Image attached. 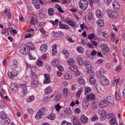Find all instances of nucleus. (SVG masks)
<instances>
[{"instance_id":"obj_1","label":"nucleus","mask_w":125,"mask_h":125,"mask_svg":"<svg viewBox=\"0 0 125 125\" xmlns=\"http://www.w3.org/2000/svg\"><path fill=\"white\" fill-rule=\"evenodd\" d=\"M88 4L86 0H80L79 5L80 9L83 10H85L87 8Z\"/></svg>"},{"instance_id":"obj_2","label":"nucleus","mask_w":125,"mask_h":125,"mask_svg":"<svg viewBox=\"0 0 125 125\" xmlns=\"http://www.w3.org/2000/svg\"><path fill=\"white\" fill-rule=\"evenodd\" d=\"M104 101L107 104L110 106H112L114 104V100L112 97L108 96H106L104 99Z\"/></svg>"},{"instance_id":"obj_3","label":"nucleus","mask_w":125,"mask_h":125,"mask_svg":"<svg viewBox=\"0 0 125 125\" xmlns=\"http://www.w3.org/2000/svg\"><path fill=\"white\" fill-rule=\"evenodd\" d=\"M107 13L109 16L113 19H116L118 15V13L117 12L112 10H108Z\"/></svg>"},{"instance_id":"obj_4","label":"nucleus","mask_w":125,"mask_h":125,"mask_svg":"<svg viewBox=\"0 0 125 125\" xmlns=\"http://www.w3.org/2000/svg\"><path fill=\"white\" fill-rule=\"evenodd\" d=\"M100 83L104 86H106L109 84V82L107 78L104 76H101L100 78Z\"/></svg>"},{"instance_id":"obj_5","label":"nucleus","mask_w":125,"mask_h":125,"mask_svg":"<svg viewBox=\"0 0 125 125\" xmlns=\"http://www.w3.org/2000/svg\"><path fill=\"white\" fill-rule=\"evenodd\" d=\"M20 87L22 88L20 95L21 96H24L26 94L27 89L26 84H21L19 85Z\"/></svg>"},{"instance_id":"obj_6","label":"nucleus","mask_w":125,"mask_h":125,"mask_svg":"<svg viewBox=\"0 0 125 125\" xmlns=\"http://www.w3.org/2000/svg\"><path fill=\"white\" fill-rule=\"evenodd\" d=\"M27 46L25 44H22L20 47V51L22 54H28V52L26 51V48L27 47Z\"/></svg>"},{"instance_id":"obj_7","label":"nucleus","mask_w":125,"mask_h":125,"mask_svg":"<svg viewBox=\"0 0 125 125\" xmlns=\"http://www.w3.org/2000/svg\"><path fill=\"white\" fill-rule=\"evenodd\" d=\"M45 113V110H40L35 116V118L37 119L41 118Z\"/></svg>"},{"instance_id":"obj_8","label":"nucleus","mask_w":125,"mask_h":125,"mask_svg":"<svg viewBox=\"0 0 125 125\" xmlns=\"http://www.w3.org/2000/svg\"><path fill=\"white\" fill-rule=\"evenodd\" d=\"M101 48L102 51L104 54H105V53H107L110 51V49L108 48L107 46L105 44L102 45L101 46Z\"/></svg>"},{"instance_id":"obj_9","label":"nucleus","mask_w":125,"mask_h":125,"mask_svg":"<svg viewBox=\"0 0 125 125\" xmlns=\"http://www.w3.org/2000/svg\"><path fill=\"white\" fill-rule=\"evenodd\" d=\"M86 99L88 101H90L91 100H94L95 99V95L93 93H90L86 96Z\"/></svg>"},{"instance_id":"obj_10","label":"nucleus","mask_w":125,"mask_h":125,"mask_svg":"<svg viewBox=\"0 0 125 125\" xmlns=\"http://www.w3.org/2000/svg\"><path fill=\"white\" fill-rule=\"evenodd\" d=\"M18 72L15 71H13L11 72H8V76L11 78H13L14 77L17 76L18 74Z\"/></svg>"},{"instance_id":"obj_11","label":"nucleus","mask_w":125,"mask_h":125,"mask_svg":"<svg viewBox=\"0 0 125 125\" xmlns=\"http://www.w3.org/2000/svg\"><path fill=\"white\" fill-rule=\"evenodd\" d=\"M10 122V120L9 118L8 117L1 119V124L2 125H8Z\"/></svg>"},{"instance_id":"obj_12","label":"nucleus","mask_w":125,"mask_h":125,"mask_svg":"<svg viewBox=\"0 0 125 125\" xmlns=\"http://www.w3.org/2000/svg\"><path fill=\"white\" fill-rule=\"evenodd\" d=\"M10 88L11 91L14 93L17 92L18 88L17 85L15 84H12Z\"/></svg>"},{"instance_id":"obj_13","label":"nucleus","mask_w":125,"mask_h":125,"mask_svg":"<svg viewBox=\"0 0 125 125\" xmlns=\"http://www.w3.org/2000/svg\"><path fill=\"white\" fill-rule=\"evenodd\" d=\"M44 79L43 80V83H44L47 84L49 83L50 82V76L47 74L44 75Z\"/></svg>"},{"instance_id":"obj_14","label":"nucleus","mask_w":125,"mask_h":125,"mask_svg":"<svg viewBox=\"0 0 125 125\" xmlns=\"http://www.w3.org/2000/svg\"><path fill=\"white\" fill-rule=\"evenodd\" d=\"M59 26L60 29L66 30H69V27L68 25L62 23L60 22H59Z\"/></svg>"},{"instance_id":"obj_15","label":"nucleus","mask_w":125,"mask_h":125,"mask_svg":"<svg viewBox=\"0 0 125 125\" xmlns=\"http://www.w3.org/2000/svg\"><path fill=\"white\" fill-rule=\"evenodd\" d=\"M109 123L111 125H117L116 119L115 117H113L109 121Z\"/></svg>"},{"instance_id":"obj_16","label":"nucleus","mask_w":125,"mask_h":125,"mask_svg":"<svg viewBox=\"0 0 125 125\" xmlns=\"http://www.w3.org/2000/svg\"><path fill=\"white\" fill-rule=\"evenodd\" d=\"M48 46L46 44H42L40 47V50L42 52H45L47 50Z\"/></svg>"},{"instance_id":"obj_17","label":"nucleus","mask_w":125,"mask_h":125,"mask_svg":"<svg viewBox=\"0 0 125 125\" xmlns=\"http://www.w3.org/2000/svg\"><path fill=\"white\" fill-rule=\"evenodd\" d=\"M113 8L115 9H118L120 8V6L118 1L115 0L112 3Z\"/></svg>"},{"instance_id":"obj_18","label":"nucleus","mask_w":125,"mask_h":125,"mask_svg":"<svg viewBox=\"0 0 125 125\" xmlns=\"http://www.w3.org/2000/svg\"><path fill=\"white\" fill-rule=\"evenodd\" d=\"M10 64L14 68H16L17 65V61L15 59H13L12 60L10 61Z\"/></svg>"},{"instance_id":"obj_19","label":"nucleus","mask_w":125,"mask_h":125,"mask_svg":"<svg viewBox=\"0 0 125 125\" xmlns=\"http://www.w3.org/2000/svg\"><path fill=\"white\" fill-rule=\"evenodd\" d=\"M73 125H81L79 118L75 117L73 120Z\"/></svg>"},{"instance_id":"obj_20","label":"nucleus","mask_w":125,"mask_h":125,"mask_svg":"<svg viewBox=\"0 0 125 125\" xmlns=\"http://www.w3.org/2000/svg\"><path fill=\"white\" fill-rule=\"evenodd\" d=\"M78 82L81 85H84L85 84V82L84 79L82 77H80L77 80Z\"/></svg>"},{"instance_id":"obj_21","label":"nucleus","mask_w":125,"mask_h":125,"mask_svg":"<svg viewBox=\"0 0 125 125\" xmlns=\"http://www.w3.org/2000/svg\"><path fill=\"white\" fill-rule=\"evenodd\" d=\"M80 119L81 121L83 123L86 124L88 122V118L84 115L81 116Z\"/></svg>"},{"instance_id":"obj_22","label":"nucleus","mask_w":125,"mask_h":125,"mask_svg":"<svg viewBox=\"0 0 125 125\" xmlns=\"http://www.w3.org/2000/svg\"><path fill=\"white\" fill-rule=\"evenodd\" d=\"M64 77L66 80H69L72 77V75L70 72H68L64 75Z\"/></svg>"},{"instance_id":"obj_23","label":"nucleus","mask_w":125,"mask_h":125,"mask_svg":"<svg viewBox=\"0 0 125 125\" xmlns=\"http://www.w3.org/2000/svg\"><path fill=\"white\" fill-rule=\"evenodd\" d=\"M62 53L65 55V58H67L69 57V51L68 50L65 49H63L62 51Z\"/></svg>"},{"instance_id":"obj_24","label":"nucleus","mask_w":125,"mask_h":125,"mask_svg":"<svg viewBox=\"0 0 125 125\" xmlns=\"http://www.w3.org/2000/svg\"><path fill=\"white\" fill-rule=\"evenodd\" d=\"M59 62L57 59H55L53 60L51 63V65L53 66H56L57 67L59 64Z\"/></svg>"},{"instance_id":"obj_25","label":"nucleus","mask_w":125,"mask_h":125,"mask_svg":"<svg viewBox=\"0 0 125 125\" xmlns=\"http://www.w3.org/2000/svg\"><path fill=\"white\" fill-rule=\"evenodd\" d=\"M74 60L72 57L69 58L67 60V63L68 65L73 64L74 63Z\"/></svg>"},{"instance_id":"obj_26","label":"nucleus","mask_w":125,"mask_h":125,"mask_svg":"<svg viewBox=\"0 0 125 125\" xmlns=\"http://www.w3.org/2000/svg\"><path fill=\"white\" fill-rule=\"evenodd\" d=\"M120 80V78L118 76H115L114 77V80L113 81L112 83L114 84H116L117 85L118 83Z\"/></svg>"},{"instance_id":"obj_27","label":"nucleus","mask_w":125,"mask_h":125,"mask_svg":"<svg viewBox=\"0 0 125 125\" xmlns=\"http://www.w3.org/2000/svg\"><path fill=\"white\" fill-rule=\"evenodd\" d=\"M107 104L106 103L104 99L99 104V107L102 108H104L106 106Z\"/></svg>"},{"instance_id":"obj_28","label":"nucleus","mask_w":125,"mask_h":125,"mask_svg":"<svg viewBox=\"0 0 125 125\" xmlns=\"http://www.w3.org/2000/svg\"><path fill=\"white\" fill-rule=\"evenodd\" d=\"M52 54L53 55H55L57 53V45L56 44H54L52 46Z\"/></svg>"},{"instance_id":"obj_29","label":"nucleus","mask_w":125,"mask_h":125,"mask_svg":"<svg viewBox=\"0 0 125 125\" xmlns=\"http://www.w3.org/2000/svg\"><path fill=\"white\" fill-rule=\"evenodd\" d=\"M39 82L37 80H34L31 83V86L33 87H36L38 85Z\"/></svg>"},{"instance_id":"obj_30","label":"nucleus","mask_w":125,"mask_h":125,"mask_svg":"<svg viewBox=\"0 0 125 125\" xmlns=\"http://www.w3.org/2000/svg\"><path fill=\"white\" fill-rule=\"evenodd\" d=\"M84 64L85 67L87 69L90 68L92 67L91 63L88 61H85Z\"/></svg>"},{"instance_id":"obj_31","label":"nucleus","mask_w":125,"mask_h":125,"mask_svg":"<svg viewBox=\"0 0 125 125\" xmlns=\"http://www.w3.org/2000/svg\"><path fill=\"white\" fill-rule=\"evenodd\" d=\"M77 61L80 65H82L83 64V61L81 56H79L77 57Z\"/></svg>"},{"instance_id":"obj_32","label":"nucleus","mask_w":125,"mask_h":125,"mask_svg":"<svg viewBox=\"0 0 125 125\" xmlns=\"http://www.w3.org/2000/svg\"><path fill=\"white\" fill-rule=\"evenodd\" d=\"M97 24L100 27H102L104 25V21L102 19L99 20L97 22Z\"/></svg>"},{"instance_id":"obj_33","label":"nucleus","mask_w":125,"mask_h":125,"mask_svg":"<svg viewBox=\"0 0 125 125\" xmlns=\"http://www.w3.org/2000/svg\"><path fill=\"white\" fill-rule=\"evenodd\" d=\"M48 12L50 16H52L54 14V10L52 8H50L48 9Z\"/></svg>"},{"instance_id":"obj_34","label":"nucleus","mask_w":125,"mask_h":125,"mask_svg":"<svg viewBox=\"0 0 125 125\" xmlns=\"http://www.w3.org/2000/svg\"><path fill=\"white\" fill-rule=\"evenodd\" d=\"M85 92L84 93V94L86 95L87 94L91 92V88L88 86L86 87H85Z\"/></svg>"},{"instance_id":"obj_35","label":"nucleus","mask_w":125,"mask_h":125,"mask_svg":"<svg viewBox=\"0 0 125 125\" xmlns=\"http://www.w3.org/2000/svg\"><path fill=\"white\" fill-rule=\"evenodd\" d=\"M30 68L31 69V74L35 73L37 72L36 68L34 66H30Z\"/></svg>"},{"instance_id":"obj_36","label":"nucleus","mask_w":125,"mask_h":125,"mask_svg":"<svg viewBox=\"0 0 125 125\" xmlns=\"http://www.w3.org/2000/svg\"><path fill=\"white\" fill-rule=\"evenodd\" d=\"M52 91L51 88L49 86L45 90V93L46 94H50Z\"/></svg>"},{"instance_id":"obj_37","label":"nucleus","mask_w":125,"mask_h":125,"mask_svg":"<svg viewBox=\"0 0 125 125\" xmlns=\"http://www.w3.org/2000/svg\"><path fill=\"white\" fill-rule=\"evenodd\" d=\"M35 98L34 96H31L27 98L26 99V101L28 103H30L32 101H33Z\"/></svg>"},{"instance_id":"obj_38","label":"nucleus","mask_w":125,"mask_h":125,"mask_svg":"<svg viewBox=\"0 0 125 125\" xmlns=\"http://www.w3.org/2000/svg\"><path fill=\"white\" fill-rule=\"evenodd\" d=\"M96 15L97 17L98 18H101L102 17L101 12L99 10H96Z\"/></svg>"},{"instance_id":"obj_39","label":"nucleus","mask_w":125,"mask_h":125,"mask_svg":"<svg viewBox=\"0 0 125 125\" xmlns=\"http://www.w3.org/2000/svg\"><path fill=\"white\" fill-rule=\"evenodd\" d=\"M7 118V115L4 112H2L0 113V118L1 119Z\"/></svg>"},{"instance_id":"obj_40","label":"nucleus","mask_w":125,"mask_h":125,"mask_svg":"<svg viewBox=\"0 0 125 125\" xmlns=\"http://www.w3.org/2000/svg\"><path fill=\"white\" fill-rule=\"evenodd\" d=\"M86 73L87 74L92 76L95 74L94 71L93 70L89 69L88 70L86 71Z\"/></svg>"},{"instance_id":"obj_41","label":"nucleus","mask_w":125,"mask_h":125,"mask_svg":"<svg viewBox=\"0 0 125 125\" xmlns=\"http://www.w3.org/2000/svg\"><path fill=\"white\" fill-rule=\"evenodd\" d=\"M37 28L35 26H33V27L30 28L26 30V31L28 32H32L34 31V30H36Z\"/></svg>"},{"instance_id":"obj_42","label":"nucleus","mask_w":125,"mask_h":125,"mask_svg":"<svg viewBox=\"0 0 125 125\" xmlns=\"http://www.w3.org/2000/svg\"><path fill=\"white\" fill-rule=\"evenodd\" d=\"M36 63L37 65L39 67L42 66L43 64L42 61L40 59H38L36 61Z\"/></svg>"},{"instance_id":"obj_43","label":"nucleus","mask_w":125,"mask_h":125,"mask_svg":"<svg viewBox=\"0 0 125 125\" xmlns=\"http://www.w3.org/2000/svg\"><path fill=\"white\" fill-rule=\"evenodd\" d=\"M99 114L101 115L104 116L107 113V112L105 110H99Z\"/></svg>"},{"instance_id":"obj_44","label":"nucleus","mask_w":125,"mask_h":125,"mask_svg":"<svg viewBox=\"0 0 125 125\" xmlns=\"http://www.w3.org/2000/svg\"><path fill=\"white\" fill-rule=\"evenodd\" d=\"M63 94L64 96L67 97L68 96V90L66 88H64L63 90Z\"/></svg>"},{"instance_id":"obj_45","label":"nucleus","mask_w":125,"mask_h":125,"mask_svg":"<svg viewBox=\"0 0 125 125\" xmlns=\"http://www.w3.org/2000/svg\"><path fill=\"white\" fill-rule=\"evenodd\" d=\"M55 7L59 11L62 13H64V11L62 9L61 7L59 5L56 4L55 5Z\"/></svg>"},{"instance_id":"obj_46","label":"nucleus","mask_w":125,"mask_h":125,"mask_svg":"<svg viewBox=\"0 0 125 125\" xmlns=\"http://www.w3.org/2000/svg\"><path fill=\"white\" fill-rule=\"evenodd\" d=\"M55 115L53 114H51L48 116V119L51 120H54L55 119Z\"/></svg>"},{"instance_id":"obj_47","label":"nucleus","mask_w":125,"mask_h":125,"mask_svg":"<svg viewBox=\"0 0 125 125\" xmlns=\"http://www.w3.org/2000/svg\"><path fill=\"white\" fill-rule=\"evenodd\" d=\"M31 77L32 80H35L37 78L38 76L37 75L36 73H31Z\"/></svg>"},{"instance_id":"obj_48","label":"nucleus","mask_w":125,"mask_h":125,"mask_svg":"<svg viewBox=\"0 0 125 125\" xmlns=\"http://www.w3.org/2000/svg\"><path fill=\"white\" fill-rule=\"evenodd\" d=\"M115 99L117 101H119L120 99L119 94L117 91L115 92Z\"/></svg>"},{"instance_id":"obj_49","label":"nucleus","mask_w":125,"mask_h":125,"mask_svg":"<svg viewBox=\"0 0 125 125\" xmlns=\"http://www.w3.org/2000/svg\"><path fill=\"white\" fill-rule=\"evenodd\" d=\"M115 115L113 113H109L106 115L107 118L108 119H109L112 117H115Z\"/></svg>"},{"instance_id":"obj_50","label":"nucleus","mask_w":125,"mask_h":125,"mask_svg":"<svg viewBox=\"0 0 125 125\" xmlns=\"http://www.w3.org/2000/svg\"><path fill=\"white\" fill-rule=\"evenodd\" d=\"M77 51L79 53H83L84 52L83 49L81 46L77 47L76 48Z\"/></svg>"},{"instance_id":"obj_51","label":"nucleus","mask_w":125,"mask_h":125,"mask_svg":"<svg viewBox=\"0 0 125 125\" xmlns=\"http://www.w3.org/2000/svg\"><path fill=\"white\" fill-rule=\"evenodd\" d=\"M68 24L72 27H75V22L71 20H70V21Z\"/></svg>"},{"instance_id":"obj_52","label":"nucleus","mask_w":125,"mask_h":125,"mask_svg":"<svg viewBox=\"0 0 125 125\" xmlns=\"http://www.w3.org/2000/svg\"><path fill=\"white\" fill-rule=\"evenodd\" d=\"M95 35L94 33H91L88 35V38L90 40H92L95 36Z\"/></svg>"},{"instance_id":"obj_53","label":"nucleus","mask_w":125,"mask_h":125,"mask_svg":"<svg viewBox=\"0 0 125 125\" xmlns=\"http://www.w3.org/2000/svg\"><path fill=\"white\" fill-rule=\"evenodd\" d=\"M76 66L74 65H71L69 67V69L72 71L74 72L77 69Z\"/></svg>"},{"instance_id":"obj_54","label":"nucleus","mask_w":125,"mask_h":125,"mask_svg":"<svg viewBox=\"0 0 125 125\" xmlns=\"http://www.w3.org/2000/svg\"><path fill=\"white\" fill-rule=\"evenodd\" d=\"M83 91V90L82 89H80L78 91L76 94V96L77 97L79 98L80 97Z\"/></svg>"},{"instance_id":"obj_55","label":"nucleus","mask_w":125,"mask_h":125,"mask_svg":"<svg viewBox=\"0 0 125 125\" xmlns=\"http://www.w3.org/2000/svg\"><path fill=\"white\" fill-rule=\"evenodd\" d=\"M64 113L65 115H70L72 113L71 110H65Z\"/></svg>"},{"instance_id":"obj_56","label":"nucleus","mask_w":125,"mask_h":125,"mask_svg":"<svg viewBox=\"0 0 125 125\" xmlns=\"http://www.w3.org/2000/svg\"><path fill=\"white\" fill-rule=\"evenodd\" d=\"M89 82L92 84H94L95 83V80L94 77L91 78L89 79Z\"/></svg>"},{"instance_id":"obj_57","label":"nucleus","mask_w":125,"mask_h":125,"mask_svg":"<svg viewBox=\"0 0 125 125\" xmlns=\"http://www.w3.org/2000/svg\"><path fill=\"white\" fill-rule=\"evenodd\" d=\"M98 119V117L96 115H95L91 119V120L93 121H95Z\"/></svg>"},{"instance_id":"obj_58","label":"nucleus","mask_w":125,"mask_h":125,"mask_svg":"<svg viewBox=\"0 0 125 125\" xmlns=\"http://www.w3.org/2000/svg\"><path fill=\"white\" fill-rule=\"evenodd\" d=\"M90 1V3L91 5H93L94 3H97L99 2V0H89Z\"/></svg>"},{"instance_id":"obj_59","label":"nucleus","mask_w":125,"mask_h":125,"mask_svg":"<svg viewBox=\"0 0 125 125\" xmlns=\"http://www.w3.org/2000/svg\"><path fill=\"white\" fill-rule=\"evenodd\" d=\"M61 125H72L71 123H68L65 120L62 121L61 123Z\"/></svg>"},{"instance_id":"obj_60","label":"nucleus","mask_w":125,"mask_h":125,"mask_svg":"<svg viewBox=\"0 0 125 125\" xmlns=\"http://www.w3.org/2000/svg\"><path fill=\"white\" fill-rule=\"evenodd\" d=\"M102 36L104 38H107L108 37L109 34L107 32L104 31L103 32Z\"/></svg>"},{"instance_id":"obj_61","label":"nucleus","mask_w":125,"mask_h":125,"mask_svg":"<svg viewBox=\"0 0 125 125\" xmlns=\"http://www.w3.org/2000/svg\"><path fill=\"white\" fill-rule=\"evenodd\" d=\"M29 46L31 50H34L35 49V46L31 43H29Z\"/></svg>"},{"instance_id":"obj_62","label":"nucleus","mask_w":125,"mask_h":125,"mask_svg":"<svg viewBox=\"0 0 125 125\" xmlns=\"http://www.w3.org/2000/svg\"><path fill=\"white\" fill-rule=\"evenodd\" d=\"M57 67L58 69L61 71H63L64 70V69L62 66L60 65H59Z\"/></svg>"},{"instance_id":"obj_63","label":"nucleus","mask_w":125,"mask_h":125,"mask_svg":"<svg viewBox=\"0 0 125 125\" xmlns=\"http://www.w3.org/2000/svg\"><path fill=\"white\" fill-rule=\"evenodd\" d=\"M80 27L83 30L86 29L87 30H88V28L86 26L84 25V24H82L80 25Z\"/></svg>"},{"instance_id":"obj_64","label":"nucleus","mask_w":125,"mask_h":125,"mask_svg":"<svg viewBox=\"0 0 125 125\" xmlns=\"http://www.w3.org/2000/svg\"><path fill=\"white\" fill-rule=\"evenodd\" d=\"M62 107V106L60 105L59 103H58L55 106V108L56 109H59Z\"/></svg>"}]
</instances>
